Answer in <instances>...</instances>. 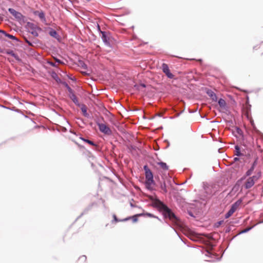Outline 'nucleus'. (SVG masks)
Returning a JSON list of instances; mask_svg holds the SVG:
<instances>
[{
	"mask_svg": "<svg viewBox=\"0 0 263 263\" xmlns=\"http://www.w3.org/2000/svg\"><path fill=\"white\" fill-rule=\"evenodd\" d=\"M207 93L209 95V96H210L211 97V98L213 101H216L217 100L216 95H215V93L213 91H212L211 90L208 91H207Z\"/></svg>",
	"mask_w": 263,
	"mask_h": 263,
	"instance_id": "12",
	"label": "nucleus"
},
{
	"mask_svg": "<svg viewBox=\"0 0 263 263\" xmlns=\"http://www.w3.org/2000/svg\"><path fill=\"white\" fill-rule=\"evenodd\" d=\"M81 109L82 110V112L83 113V115L86 117H89V115L88 114L87 112V107L85 105H82L81 106Z\"/></svg>",
	"mask_w": 263,
	"mask_h": 263,
	"instance_id": "14",
	"label": "nucleus"
},
{
	"mask_svg": "<svg viewBox=\"0 0 263 263\" xmlns=\"http://www.w3.org/2000/svg\"><path fill=\"white\" fill-rule=\"evenodd\" d=\"M0 33L3 34L4 35H5V36H7L11 39L16 40V38L15 37V36H14L11 34H8L5 31H4L3 30H0Z\"/></svg>",
	"mask_w": 263,
	"mask_h": 263,
	"instance_id": "15",
	"label": "nucleus"
},
{
	"mask_svg": "<svg viewBox=\"0 0 263 263\" xmlns=\"http://www.w3.org/2000/svg\"><path fill=\"white\" fill-rule=\"evenodd\" d=\"M83 73L85 74H87V73L86 72H83Z\"/></svg>",
	"mask_w": 263,
	"mask_h": 263,
	"instance_id": "36",
	"label": "nucleus"
},
{
	"mask_svg": "<svg viewBox=\"0 0 263 263\" xmlns=\"http://www.w3.org/2000/svg\"><path fill=\"white\" fill-rule=\"evenodd\" d=\"M157 164L159 165L160 166V167L163 170L166 171V170H168V166L164 162H158Z\"/></svg>",
	"mask_w": 263,
	"mask_h": 263,
	"instance_id": "13",
	"label": "nucleus"
},
{
	"mask_svg": "<svg viewBox=\"0 0 263 263\" xmlns=\"http://www.w3.org/2000/svg\"><path fill=\"white\" fill-rule=\"evenodd\" d=\"M101 33H102V39L103 41L104 42L107 43V37H106V35L105 34V32H101Z\"/></svg>",
	"mask_w": 263,
	"mask_h": 263,
	"instance_id": "22",
	"label": "nucleus"
},
{
	"mask_svg": "<svg viewBox=\"0 0 263 263\" xmlns=\"http://www.w3.org/2000/svg\"><path fill=\"white\" fill-rule=\"evenodd\" d=\"M242 200L239 199L233 203L230 210L225 215V218H228L231 216L238 209L239 206L241 204Z\"/></svg>",
	"mask_w": 263,
	"mask_h": 263,
	"instance_id": "3",
	"label": "nucleus"
},
{
	"mask_svg": "<svg viewBox=\"0 0 263 263\" xmlns=\"http://www.w3.org/2000/svg\"><path fill=\"white\" fill-rule=\"evenodd\" d=\"M235 155H236L238 156L241 155L239 147L238 146H235Z\"/></svg>",
	"mask_w": 263,
	"mask_h": 263,
	"instance_id": "18",
	"label": "nucleus"
},
{
	"mask_svg": "<svg viewBox=\"0 0 263 263\" xmlns=\"http://www.w3.org/2000/svg\"><path fill=\"white\" fill-rule=\"evenodd\" d=\"M56 61H57V62H58V63H61V61H60V60H57V59H56Z\"/></svg>",
	"mask_w": 263,
	"mask_h": 263,
	"instance_id": "32",
	"label": "nucleus"
},
{
	"mask_svg": "<svg viewBox=\"0 0 263 263\" xmlns=\"http://www.w3.org/2000/svg\"><path fill=\"white\" fill-rule=\"evenodd\" d=\"M128 219H129V218H126V219H125L124 220V221H126V220H128Z\"/></svg>",
	"mask_w": 263,
	"mask_h": 263,
	"instance_id": "34",
	"label": "nucleus"
},
{
	"mask_svg": "<svg viewBox=\"0 0 263 263\" xmlns=\"http://www.w3.org/2000/svg\"><path fill=\"white\" fill-rule=\"evenodd\" d=\"M113 218H114V221H115L116 222H117L118 221H119L120 220H119L117 217V216H116V215H113Z\"/></svg>",
	"mask_w": 263,
	"mask_h": 263,
	"instance_id": "27",
	"label": "nucleus"
},
{
	"mask_svg": "<svg viewBox=\"0 0 263 263\" xmlns=\"http://www.w3.org/2000/svg\"><path fill=\"white\" fill-rule=\"evenodd\" d=\"M238 160H239V159L238 158H237V157H235V158H234V160L235 161H238Z\"/></svg>",
	"mask_w": 263,
	"mask_h": 263,
	"instance_id": "31",
	"label": "nucleus"
},
{
	"mask_svg": "<svg viewBox=\"0 0 263 263\" xmlns=\"http://www.w3.org/2000/svg\"><path fill=\"white\" fill-rule=\"evenodd\" d=\"M69 91H71V89H70V88H69Z\"/></svg>",
	"mask_w": 263,
	"mask_h": 263,
	"instance_id": "38",
	"label": "nucleus"
},
{
	"mask_svg": "<svg viewBox=\"0 0 263 263\" xmlns=\"http://www.w3.org/2000/svg\"><path fill=\"white\" fill-rule=\"evenodd\" d=\"M138 215L139 216H144V217H151V218H156L158 219L159 220H160V219L158 217L155 216L153 214L149 213H141V214H138Z\"/></svg>",
	"mask_w": 263,
	"mask_h": 263,
	"instance_id": "9",
	"label": "nucleus"
},
{
	"mask_svg": "<svg viewBox=\"0 0 263 263\" xmlns=\"http://www.w3.org/2000/svg\"><path fill=\"white\" fill-rule=\"evenodd\" d=\"M79 65L84 69L87 68V65L83 61H79Z\"/></svg>",
	"mask_w": 263,
	"mask_h": 263,
	"instance_id": "24",
	"label": "nucleus"
},
{
	"mask_svg": "<svg viewBox=\"0 0 263 263\" xmlns=\"http://www.w3.org/2000/svg\"><path fill=\"white\" fill-rule=\"evenodd\" d=\"M144 169L145 171L146 185L147 189H150L151 186L154 183L153 179V174L152 171L147 167L144 166Z\"/></svg>",
	"mask_w": 263,
	"mask_h": 263,
	"instance_id": "2",
	"label": "nucleus"
},
{
	"mask_svg": "<svg viewBox=\"0 0 263 263\" xmlns=\"http://www.w3.org/2000/svg\"><path fill=\"white\" fill-rule=\"evenodd\" d=\"M81 139L83 141H85V142H86V143H88V144H90V145H93V146H96V144H95V143H93V141H90V140H88V139H85L83 138H81Z\"/></svg>",
	"mask_w": 263,
	"mask_h": 263,
	"instance_id": "19",
	"label": "nucleus"
},
{
	"mask_svg": "<svg viewBox=\"0 0 263 263\" xmlns=\"http://www.w3.org/2000/svg\"><path fill=\"white\" fill-rule=\"evenodd\" d=\"M258 179V177L256 176H254L251 177H249L245 184V187L246 189H248L251 188L252 186H253L255 183V181H256Z\"/></svg>",
	"mask_w": 263,
	"mask_h": 263,
	"instance_id": "5",
	"label": "nucleus"
},
{
	"mask_svg": "<svg viewBox=\"0 0 263 263\" xmlns=\"http://www.w3.org/2000/svg\"><path fill=\"white\" fill-rule=\"evenodd\" d=\"M49 34L51 36H53L54 37H57V33L55 30H51V31H50Z\"/></svg>",
	"mask_w": 263,
	"mask_h": 263,
	"instance_id": "23",
	"label": "nucleus"
},
{
	"mask_svg": "<svg viewBox=\"0 0 263 263\" xmlns=\"http://www.w3.org/2000/svg\"><path fill=\"white\" fill-rule=\"evenodd\" d=\"M160 187L163 191L164 193H166L167 192L166 188V183L165 181H164L163 182L160 184Z\"/></svg>",
	"mask_w": 263,
	"mask_h": 263,
	"instance_id": "16",
	"label": "nucleus"
},
{
	"mask_svg": "<svg viewBox=\"0 0 263 263\" xmlns=\"http://www.w3.org/2000/svg\"><path fill=\"white\" fill-rule=\"evenodd\" d=\"M8 11L14 17L18 20H21L23 17V15L20 12L16 11L12 8H9Z\"/></svg>",
	"mask_w": 263,
	"mask_h": 263,
	"instance_id": "7",
	"label": "nucleus"
},
{
	"mask_svg": "<svg viewBox=\"0 0 263 263\" xmlns=\"http://www.w3.org/2000/svg\"><path fill=\"white\" fill-rule=\"evenodd\" d=\"M33 13L34 15H37L42 21L45 22V14L42 11H35L33 12Z\"/></svg>",
	"mask_w": 263,
	"mask_h": 263,
	"instance_id": "8",
	"label": "nucleus"
},
{
	"mask_svg": "<svg viewBox=\"0 0 263 263\" xmlns=\"http://www.w3.org/2000/svg\"><path fill=\"white\" fill-rule=\"evenodd\" d=\"M162 70L168 78L173 79L174 78V75L171 72L168 66L166 64H162Z\"/></svg>",
	"mask_w": 263,
	"mask_h": 263,
	"instance_id": "6",
	"label": "nucleus"
},
{
	"mask_svg": "<svg viewBox=\"0 0 263 263\" xmlns=\"http://www.w3.org/2000/svg\"><path fill=\"white\" fill-rule=\"evenodd\" d=\"M157 207L159 209L160 211L162 212L163 215L165 217H168L172 220H174L176 219L175 214L171 211V210L159 200H158L157 202Z\"/></svg>",
	"mask_w": 263,
	"mask_h": 263,
	"instance_id": "1",
	"label": "nucleus"
},
{
	"mask_svg": "<svg viewBox=\"0 0 263 263\" xmlns=\"http://www.w3.org/2000/svg\"><path fill=\"white\" fill-rule=\"evenodd\" d=\"M167 182H168H168H171V180H170V179H168V180H167Z\"/></svg>",
	"mask_w": 263,
	"mask_h": 263,
	"instance_id": "35",
	"label": "nucleus"
},
{
	"mask_svg": "<svg viewBox=\"0 0 263 263\" xmlns=\"http://www.w3.org/2000/svg\"><path fill=\"white\" fill-rule=\"evenodd\" d=\"M70 98L76 104H77L78 103V100L74 93H71L70 95Z\"/></svg>",
	"mask_w": 263,
	"mask_h": 263,
	"instance_id": "17",
	"label": "nucleus"
},
{
	"mask_svg": "<svg viewBox=\"0 0 263 263\" xmlns=\"http://www.w3.org/2000/svg\"><path fill=\"white\" fill-rule=\"evenodd\" d=\"M254 169V163L253 164L250 169H249L246 173L247 176H250Z\"/></svg>",
	"mask_w": 263,
	"mask_h": 263,
	"instance_id": "21",
	"label": "nucleus"
},
{
	"mask_svg": "<svg viewBox=\"0 0 263 263\" xmlns=\"http://www.w3.org/2000/svg\"><path fill=\"white\" fill-rule=\"evenodd\" d=\"M255 50H259V51H263V42L256 44L253 48Z\"/></svg>",
	"mask_w": 263,
	"mask_h": 263,
	"instance_id": "10",
	"label": "nucleus"
},
{
	"mask_svg": "<svg viewBox=\"0 0 263 263\" xmlns=\"http://www.w3.org/2000/svg\"><path fill=\"white\" fill-rule=\"evenodd\" d=\"M141 85L142 87H145V85L144 84H141Z\"/></svg>",
	"mask_w": 263,
	"mask_h": 263,
	"instance_id": "33",
	"label": "nucleus"
},
{
	"mask_svg": "<svg viewBox=\"0 0 263 263\" xmlns=\"http://www.w3.org/2000/svg\"><path fill=\"white\" fill-rule=\"evenodd\" d=\"M251 227H249V228H247L244 230H243L240 233H246L247 232H248L249 230H250L251 229Z\"/></svg>",
	"mask_w": 263,
	"mask_h": 263,
	"instance_id": "25",
	"label": "nucleus"
},
{
	"mask_svg": "<svg viewBox=\"0 0 263 263\" xmlns=\"http://www.w3.org/2000/svg\"><path fill=\"white\" fill-rule=\"evenodd\" d=\"M80 259H82V260H84V261H86V257L85 256H81Z\"/></svg>",
	"mask_w": 263,
	"mask_h": 263,
	"instance_id": "29",
	"label": "nucleus"
},
{
	"mask_svg": "<svg viewBox=\"0 0 263 263\" xmlns=\"http://www.w3.org/2000/svg\"><path fill=\"white\" fill-rule=\"evenodd\" d=\"M218 104L220 105V106L224 107L226 105V102L223 99H220L218 101Z\"/></svg>",
	"mask_w": 263,
	"mask_h": 263,
	"instance_id": "20",
	"label": "nucleus"
},
{
	"mask_svg": "<svg viewBox=\"0 0 263 263\" xmlns=\"http://www.w3.org/2000/svg\"><path fill=\"white\" fill-rule=\"evenodd\" d=\"M237 132L240 135H242V130L241 129H239V128L237 129Z\"/></svg>",
	"mask_w": 263,
	"mask_h": 263,
	"instance_id": "28",
	"label": "nucleus"
},
{
	"mask_svg": "<svg viewBox=\"0 0 263 263\" xmlns=\"http://www.w3.org/2000/svg\"><path fill=\"white\" fill-rule=\"evenodd\" d=\"M98 125L99 126L100 130L106 135H109L111 134V130L109 128V127L104 123H98Z\"/></svg>",
	"mask_w": 263,
	"mask_h": 263,
	"instance_id": "4",
	"label": "nucleus"
},
{
	"mask_svg": "<svg viewBox=\"0 0 263 263\" xmlns=\"http://www.w3.org/2000/svg\"><path fill=\"white\" fill-rule=\"evenodd\" d=\"M6 53L8 54H10L12 55L13 57H14L17 61H20V59L18 57V56L14 53V52L12 50H9L7 51Z\"/></svg>",
	"mask_w": 263,
	"mask_h": 263,
	"instance_id": "11",
	"label": "nucleus"
},
{
	"mask_svg": "<svg viewBox=\"0 0 263 263\" xmlns=\"http://www.w3.org/2000/svg\"><path fill=\"white\" fill-rule=\"evenodd\" d=\"M25 41L30 45V46H32V44L29 41H28L26 39H25Z\"/></svg>",
	"mask_w": 263,
	"mask_h": 263,
	"instance_id": "30",
	"label": "nucleus"
},
{
	"mask_svg": "<svg viewBox=\"0 0 263 263\" xmlns=\"http://www.w3.org/2000/svg\"><path fill=\"white\" fill-rule=\"evenodd\" d=\"M35 35H36V36L37 35V33H35Z\"/></svg>",
	"mask_w": 263,
	"mask_h": 263,
	"instance_id": "37",
	"label": "nucleus"
},
{
	"mask_svg": "<svg viewBox=\"0 0 263 263\" xmlns=\"http://www.w3.org/2000/svg\"><path fill=\"white\" fill-rule=\"evenodd\" d=\"M137 216H139L138 215V214H137V215H136L133 216L132 217V219H133V221H134V222H137V221H138V219H137Z\"/></svg>",
	"mask_w": 263,
	"mask_h": 263,
	"instance_id": "26",
	"label": "nucleus"
}]
</instances>
